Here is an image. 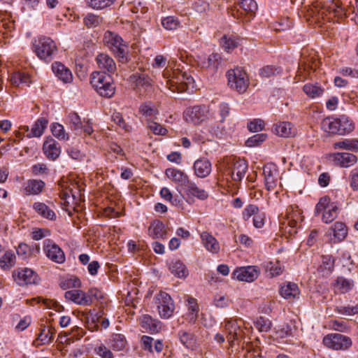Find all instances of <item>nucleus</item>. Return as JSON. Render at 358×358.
I'll return each instance as SVG.
<instances>
[{"label":"nucleus","mask_w":358,"mask_h":358,"mask_svg":"<svg viewBox=\"0 0 358 358\" xmlns=\"http://www.w3.org/2000/svg\"><path fill=\"white\" fill-rule=\"evenodd\" d=\"M168 88L173 92H192L196 87L191 75L180 69L173 70L171 76L167 80Z\"/></svg>","instance_id":"obj_1"},{"label":"nucleus","mask_w":358,"mask_h":358,"mask_svg":"<svg viewBox=\"0 0 358 358\" xmlns=\"http://www.w3.org/2000/svg\"><path fill=\"white\" fill-rule=\"evenodd\" d=\"M90 84L101 96L110 98L115 92L113 78L103 71H94L91 74Z\"/></svg>","instance_id":"obj_2"},{"label":"nucleus","mask_w":358,"mask_h":358,"mask_svg":"<svg viewBox=\"0 0 358 358\" xmlns=\"http://www.w3.org/2000/svg\"><path fill=\"white\" fill-rule=\"evenodd\" d=\"M248 169L247 162L236 157H229L224 159L223 173L232 180L240 182Z\"/></svg>","instance_id":"obj_3"},{"label":"nucleus","mask_w":358,"mask_h":358,"mask_svg":"<svg viewBox=\"0 0 358 358\" xmlns=\"http://www.w3.org/2000/svg\"><path fill=\"white\" fill-rule=\"evenodd\" d=\"M229 87L238 92L243 94L247 91L250 85V78L246 71L241 67H236L227 72Z\"/></svg>","instance_id":"obj_4"},{"label":"nucleus","mask_w":358,"mask_h":358,"mask_svg":"<svg viewBox=\"0 0 358 358\" xmlns=\"http://www.w3.org/2000/svg\"><path fill=\"white\" fill-rule=\"evenodd\" d=\"M339 208L335 203H331L328 196L322 197L316 205V213H322V220L325 223L333 222L338 216Z\"/></svg>","instance_id":"obj_5"},{"label":"nucleus","mask_w":358,"mask_h":358,"mask_svg":"<svg viewBox=\"0 0 358 358\" xmlns=\"http://www.w3.org/2000/svg\"><path fill=\"white\" fill-rule=\"evenodd\" d=\"M34 52L41 59L50 61L52 55L57 52V48L55 43L50 38L41 37L34 44Z\"/></svg>","instance_id":"obj_6"},{"label":"nucleus","mask_w":358,"mask_h":358,"mask_svg":"<svg viewBox=\"0 0 358 358\" xmlns=\"http://www.w3.org/2000/svg\"><path fill=\"white\" fill-rule=\"evenodd\" d=\"M103 42L117 57H125L127 45L117 34L107 31L103 36Z\"/></svg>","instance_id":"obj_7"},{"label":"nucleus","mask_w":358,"mask_h":358,"mask_svg":"<svg viewBox=\"0 0 358 358\" xmlns=\"http://www.w3.org/2000/svg\"><path fill=\"white\" fill-rule=\"evenodd\" d=\"M324 345L334 350H346L352 344L350 338L341 334H329L323 338Z\"/></svg>","instance_id":"obj_8"},{"label":"nucleus","mask_w":358,"mask_h":358,"mask_svg":"<svg viewBox=\"0 0 358 358\" xmlns=\"http://www.w3.org/2000/svg\"><path fill=\"white\" fill-rule=\"evenodd\" d=\"M155 301L161 317L166 319L172 316L175 306L169 294L160 292L155 296Z\"/></svg>","instance_id":"obj_9"},{"label":"nucleus","mask_w":358,"mask_h":358,"mask_svg":"<svg viewBox=\"0 0 358 358\" xmlns=\"http://www.w3.org/2000/svg\"><path fill=\"white\" fill-rule=\"evenodd\" d=\"M209 116V110L205 106H194L187 108L184 112V118L188 122L199 124Z\"/></svg>","instance_id":"obj_10"},{"label":"nucleus","mask_w":358,"mask_h":358,"mask_svg":"<svg viewBox=\"0 0 358 358\" xmlns=\"http://www.w3.org/2000/svg\"><path fill=\"white\" fill-rule=\"evenodd\" d=\"M129 80L140 95H146L152 91L150 79L145 73L136 72L130 76Z\"/></svg>","instance_id":"obj_11"},{"label":"nucleus","mask_w":358,"mask_h":358,"mask_svg":"<svg viewBox=\"0 0 358 358\" xmlns=\"http://www.w3.org/2000/svg\"><path fill=\"white\" fill-rule=\"evenodd\" d=\"M238 7L235 13V10H233L232 15L234 17H241V15H244L243 17V20L245 22L250 21L255 16L256 11L257 10V4L254 0H241L238 2Z\"/></svg>","instance_id":"obj_12"},{"label":"nucleus","mask_w":358,"mask_h":358,"mask_svg":"<svg viewBox=\"0 0 358 358\" xmlns=\"http://www.w3.org/2000/svg\"><path fill=\"white\" fill-rule=\"evenodd\" d=\"M43 251L46 257L55 263L62 264L65 262L64 251L51 239H45L43 241Z\"/></svg>","instance_id":"obj_13"},{"label":"nucleus","mask_w":358,"mask_h":358,"mask_svg":"<svg viewBox=\"0 0 358 358\" xmlns=\"http://www.w3.org/2000/svg\"><path fill=\"white\" fill-rule=\"evenodd\" d=\"M260 274V269L256 266L240 267L235 269L232 273L233 278L239 281L252 282Z\"/></svg>","instance_id":"obj_14"},{"label":"nucleus","mask_w":358,"mask_h":358,"mask_svg":"<svg viewBox=\"0 0 358 358\" xmlns=\"http://www.w3.org/2000/svg\"><path fill=\"white\" fill-rule=\"evenodd\" d=\"M243 321L241 320H231L226 322V336L231 347H233L235 342L238 341L241 337L242 329L241 327Z\"/></svg>","instance_id":"obj_15"},{"label":"nucleus","mask_w":358,"mask_h":358,"mask_svg":"<svg viewBox=\"0 0 358 358\" xmlns=\"http://www.w3.org/2000/svg\"><path fill=\"white\" fill-rule=\"evenodd\" d=\"M13 278L20 286L34 284L37 280V274L28 268H19L13 271Z\"/></svg>","instance_id":"obj_16"},{"label":"nucleus","mask_w":358,"mask_h":358,"mask_svg":"<svg viewBox=\"0 0 358 358\" xmlns=\"http://www.w3.org/2000/svg\"><path fill=\"white\" fill-rule=\"evenodd\" d=\"M265 186L267 190H273L278 182V170L274 164L265 165L263 168Z\"/></svg>","instance_id":"obj_17"},{"label":"nucleus","mask_w":358,"mask_h":358,"mask_svg":"<svg viewBox=\"0 0 358 358\" xmlns=\"http://www.w3.org/2000/svg\"><path fill=\"white\" fill-rule=\"evenodd\" d=\"M185 194L189 197H196L200 200H205L208 198V192L192 180H189L183 187Z\"/></svg>","instance_id":"obj_18"},{"label":"nucleus","mask_w":358,"mask_h":358,"mask_svg":"<svg viewBox=\"0 0 358 358\" xmlns=\"http://www.w3.org/2000/svg\"><path fill=\"white\" fill-rule=\"evenodd\" d=\"M43 151L46 157L50 160H55L61 153L59 143L53 138H48L43 145Z\"/></svg>","instance_id":"obj_19"},{"label":"nucleus","mask_w":358,"mask_h":358,"mask_svg":"<svg viewBox=\"0 0 358 358\" xmlns=\"http://www.w3.org/2000/svg\"><path fill=\"white\" fill-rule=\"evenodd\" d=\"M193 169L196 177L200 178H206L211 173V163L206 158H200L194 162Z\"/></svg>","instance_id":"obj_20"},{"label":"nucleus","mask_w":358,"mask_h":358,"mask_svg":"<svg viewBox=\"0 0 358 358\" xmlns=\"http://www.w3.org/2000/svg\"><path fill=\"white\" fill-rule=\"evenodd\" d=\"M66 299L72 301L76 304L80 306H90V299L87 296L86 292L81 289H72L66 291L64 294Z\"/></svg>","instance_id":"obj_21"},{"label":"nucleus","mask_w":358,"mask_h":358,"mask_svg":"<svg viewBox=\"0 0 358 358\" xmlns=\"http://www.w3.org/2000/svg\"><path fill=\"white\" fill-rule=\"evenodd\" d=\"M355 286L354 281L343 276H338L333 284L334 290L336 294H346L350 292Z\"/></svg>","instance_id":"obj_22"},{"label":"nucleus","mask_w":358,"mask_h":358,"mask_svg":"<svg viewBox=\"0 0 358 358\" xmlns=\"http://www.w3.org/2000/svg\"><path fill=\"white\" fill-rule=\"evenodd\" d=\"M33 209L41 217L48 220H55L57 218L56 213L54 210L43 202H35L33 204Z\"/></svg>","instance_id":"obj_23"},{"label":"nucleus","mask_w":358,"mask_h":358,"mask_svg":"<svg viewBox=\"0 0 358 358\" xmlns=\"http://www.w3.org/2000/svg\"><path fill=\"white\" fill-rule=\"evenodd\" d=\"M52 71L63 83H69L73 80L71 71L60 62H55L52 65Z\"/></svg>","instance_id":"obj_24"},{"label":"nucleus","mask_w":358,"mask_h":358,"mask_svg":"<svg viewBox=\"0 0 358 358\" xmlns=\"http://www.w3.org/2000/svg\"><path fill=\"white\" fill-rule=\"evenodd\" d=\"M99 69L113 73L116 71V64L113 59L106 54L101 53L96 58Z\"/></svg>","instance_id":"obj_25"},{"label":"nucleus","mask_w":358,"mask_h":358,"mask_svg":"<svg viewBox=\"0 0 358 358\" xmlns=\"http://www.w3.org/2000/svg\"><path fill=\"white\" fill-rule=\"evenodd\" d=\"M202 243L206 249L213 253L217 254L220 250V246L217 239L208 231H203L201 234Z\"/></svg>","instance_id":"obj_26"},{"label":"nucleus","mask_w":358,"mask_h":358,"mask_svg":"<svg viewBox=\"0 0 358 358\" xmlns=\"http://www.w3.org/2000/svg\"><path fill=\"white\" fill-rule=\"evenodd\" d=\"M149 235L154 239L166 238L167 230L164 224L160 220H155L148 228Z\"/></svg>","instance_id":"obj_27"},{"label":"nucleus","mask_w":358,"mask_h":358,"mask_svg":"<svg viewBox=\"0 0 358 358\" xmlns=\"http://www.w3.org/2000/svg\"><path fill=\"white\" fill-rule=\"evenodd\" d=\"M220 59L218 54H212L208 57L201 56L198 57L197 64L201 69H210L215 71L218 68Z\"/></svg>","instance_id":"obj_28"},{"label":"nucleus","mask_w":358,"mask_h":358,"mask_svg":"<svg viewBox=\"0 0 358 358\" xmlns=\"http://www.w3.org/2000/svg\"><path fill=\"white\" fill-rule=\"evenodd\" d=\"M178 336L181 343L187 349L194 350L197 348V341L194 334L180 330L178 331Z\"/></svg>","instance_id":"obj_29"},{"label":"nucleus","mask_w":358,"mask_h":358,"mask_svg":"<svg viewBox=\"0 0 358 358\" xmlns=\"http://www.w3.org/2000/svg\"><path fill=\"white\" fill-rule=\"evenodd\" d=\"M335 162L343 167H349L355 164L357 161V157L348 152H338L334 155Z\"/></svg>","instance_id":"obj_30"},{"label":"nucleus","mask_w":358,"mask_h":358,"mask_svg":"<svg viewBox=\"0 0 358 358\" xmlns=\"http://www.w3.org/2000/svg\"><path fill=\"white\" fill-rule=\"evenodd\" d=\"M166 176L175 182L179 183L182 187L189 180V176L180 170L169 168L165 172Z\"/></svg>","instance_id":"obj_31"},{"label":"nucleus","mask_w":358,"mask_h":358,"mask_svg":"<svg viewBox=\"0 0 358 358\" xmlns=\"http://www.w3.org/2000/svg\"><path fill=\"white\" fill-rule=\"evenodd\" d=\"M275 132L277 135L289 138L294 136L296 134V130L289 122H282L275 125Z\"/></svg>","instance_id":"obj_32"},{"label":"nucleus","mask_w":358,"mask_h":358,"mask_svg":"<svg viewBox=\"0 0 358 358\" xmlns=\"http://www.w3.org/2000/svg\"><path fill=\"white\" fill-rule=\"evenodd\" d=\"M138 112L142 116L146 118L148 122L155 118L159 113L155 104L150 101L143 103L139 107Z\"/></svg>","instance_id":"obj_33"},{"label":"nucleus","mask_w":358,"mask_h":358,"mask_svg":"<svg viewBox=\"0 0 358 358\" xmlns=\"http://www.w3.org/2000/svg\"><path fill=\"white\" fill-rule=\"evenodd\" d=\"M280 293L284 299L294 300L299 296L300 291L296 283L289 282L281 287Z\"/></svg>","instance_id":"obj_34"},{"label":"nucleus","mask_w":358,"mask_h":358,"mask_svg":"<svg viewBox=\"0 0 358 358\" xmlns=\"http://www.w3.org/2000/svg\"><path fill=\"white\" fill-rule=\"evenodd\" d=\"M45 182L41 180H29L24 187L25 194L28 195H38L44 189Z\"/></svg>","instance_id":"obj_35"},{"label":"nucleus","mask_w":358,"mask_h":358,"mask_svg":"<svg viewBox=\"0 0 358 358\" xmlns=\"http://www.w3.org/2000/svg\"><path fill=\"white\" fill-rule=\"evenodd\" d=\"M187 306L188 313H187V320L189 322H194L198 317L199 306L196 299L188 296L187 299Z\"/></svg>","instance_id":"obj_36"},{"label":"nucleus","mask_w":358,"mask_h":358,"mask_svg":"<svg viewBox=\"0 0 358 358\" xmlns=\"http://www.w3.org/2000/svg\"><path fill=\"white\" fill-rule=\"evenodd\" d=\"M127 345L125 336L121 334H113L109 341V348L114 351H122Z\"/></svg>","instance_id":"obj_37"},{"label":"nucleus","mask_w":358,"mask_h":358,"mask_svg":"<svg viewBox=\"0 0 358 358\" xmlns=\"http://www.w3.org/2000/svg\"><path fill=\"white\" fill-rule=\"evenodd\" d=\"M141 324L143 328L151 333H157L161 329L160 322L148 315H143Z\"/></svg>","instance_id":"obj_38"},{"label":"nucleus","mask_w":358,"mask_h":358,"mask_svg":"<svg viewBox=\"0 0 358 358\" xmlns=\"http://www.w3.org/2000/svg\"><path fill=\"white\" fill-rule=\"evenodd\" d=\"M318 66V62L314 57H303L299 66L298 73L300 75L303 72H308L309 70L315 71Z\"/></svg>","instance_id":"obj_39"},{"label":"nucleus","mask_w":358,"mask_h":358,"mask_svg":"<svg viewBox=\"0 0 358 358\" xmlns=\"http://www.w3.org/2000/svg\"><path fill=\"white\" fill-rule=\"evenodd\" d=\"M339 135H345L350 133L355 129L352 121L347 116L342 115L338 118Z\"/></svg>","instance_id":"obj_40"},{"label":"nucleus","mask_w":358,"mask_h":358,"mask_svg":"<svg viewBox=\"0 0 358 358\" xmlns=\"http://www.w3.org/2000/svg\"><path fill=\"white\" fill-rule=\"evenodd\" d=\"M48 121L44 117H40L33 125L31 133L27 134L28 138L41 136L46 128Z\"/></svg>","instance_id":"obj_41"},{"label":"nucleus","mask_w":358,"mask_h":358,"mask_svg":"<svg viewBox=\"0 0 358 358\" xmlns=\"http://www.w3.org/2000/svg\"><path fill=\"white\" fill-rule=\"evenodd\" d=\"M321 126L322 129L326 132L339 135L338 118H333L331 117H326L322 120Z\"/></svg>","instance_id":"obj_42"},{"label":"nucleus","mask_w":358,"mask_h":358,"mask_svg":"<svg viewBox=\"0 0 358 358\" xmlns=\"http://www.w3.org/2000/svg\"><path fill=\"white\" fill-rule=\"evenodd\" d=\"M303 90L305 92V94L308 96L311 99H315L317 97H319L322 96L324 92V88H322L320 85L317 83L315 84H311L308 83L306 84L303 87Z\"/></svg>","instance_id":"obj_43"},{"label":"nucleus","mask_w":358,"mask_h":358,"mask_svg":"<svg viewBox=\"0 0 358 358\" xmlns=\"http://www.w3.org/2000/svg\"><path fill=\"white\" fill-rule=\"evenodd\" d=\"M16 257L11 250L6 251L0 259V267L3 270H9L15 266Z\"/></svg>","instance_id":"obj_44"},{"label":"nucleus","mask_w":358,"mask_h":358,"mask_svg":"<svg viewBox=\"0 0 358 358\" xmlns=\"http://www.w3.org/2000/svg\"><path fill=\"white\" fill-rule=\"evenodd\" d=\"M56 334V329L52 327H44L41 329V332L38 336L39 340L43 344L50 343Z\"/></svg>","instance_id":"obj_45"},{"label":"nucleus","mask_w":358,"mask_h":358,"mask_svg":"<svg viewBox=\"0 0 358 358\" xmlns=\"http://www.w3.org/2000/svg\"><path fill=\"white\" fill-rule=\"evenodd\" d=\"M221 45L222 47L226 50L227 52H230L235 48H236L239 44L238 38H237L234 36H226L224 35L221 38Z\"/></svg>","instance_id":"obj_46"},{"label":"nucleus","mask_w":358,"mask_h":358,"mask_svg":"<svg viewBox=\"0 0 358 358\" xmlns=\"http://www.w3.org/2000/svg\"><path fill=\"white\" fill-rule=\"evenodd\" d=\"M334 148L345 149L353 152L358 151V140L357 139H345L344 141L334 143Z\"/></svg>","instance_id":"obj_47"},{"label":"nucleus","mask_w":358,"mask_h":358,"mask_svg":"<svg viewBox=\"0 0 358 358\" xmlns=\"http://www.w3.org/2000/svg\"><path fill=\"white\" fill-rule=\"evenodd\" d=\"M334 232V236L338 241H343L348 234V228L343 222H336L331 228Z\"/></svg>","instance_id":"obj_48"},{"label":"nucleus","mask_w":358,"mask_h":358,"mask_svg":"<svg viewBox=\"0 0 358 358\" xmlns=\"http://www.w3.org/2000/svg\"><path fill=\"white\" fill-rule=\"evenodd\" d=\"M170 269L171 273L178 278H185L188 275V270L185 265L180 261L173 263Z\"/></svg>","instance_id":"obj_49"},{"label":"nucleus","mask_w":358,"mask_h":358,"mask_svg":"<svg viewBox=\"0 0 358 358\" xmlns=\"http://www.w3.org/2000/svg\"><path fill=\"white\" fill-rule=\"evenodd\" d=\"M103 22V18L93 13H88L83 19V23L87 28H94L99 26Z\"/></svg>","instance_id":"obj_50"},{"label":"nucleus","mask_w":358,"mask_h":358,"mask_svg":"<svg viewBox=\"0 0 358 358\" xmlns=\"http://www.w3.org/2000/svg\"><path fill=\"white\" fill-rule=\"evenodd\" d=\"M334 268V259L331 255L322 256V264L319 267L321 272L331 273Z\"/></svg>","instance_id":"obj_51"},{"label":"nucleus","mask_w":358,"mask_h":358,"mask_svg":"<svg viewBox=\"0 0 358 358\" xmlns=\"http://www.w3.org/2000/svg\"><path fill=\"white\" fill-rule=\"evenodd\" d=\"M32 300L36 301L37 303L42 302L45 308H52L57 312H61L64 310V307L62 305H60L57 301L54 300L43 299V297L41 296L34 298Z\"/></svg>","instance_id":"obj_52"},{"label":"nucleus","mask_w":358,"mask_h":358,"mask_svg":"<svg viewBox=\"0 0 358 358\" xmlns=\"http://www.w3.org/2000/svg\"><path fill=\"white\" fill-rule=\"evenodd\" d=\"M345 15L358 24V0H352L346 9Z\"/></svg>","instance_id":"obj_53"},{"label":"nucleus","mask_w":358,"mask_h":358,"mask_svg":"<svg viewBox=\"0 0 358 358\" xmlns=\"http://www.w3.org/2000/svg\"><path fill=\"white\" fill-rule=\"evenodd\" d=\"M282 72L280 67L275 66H266L259 70V75L262 78H270L280 74Z\"/></svg>","instance_id":"obj_54"},{"label":"nucleus","mask_w":358,"mask_h":358,"mask_svg":"<svg viewBox=\"0 0 358 358\" xmlns=\"http://www.w3.org/2000/svg\"><path fill=\"white\" fill-rule=\"evenodd\" d=\"M71 128L76 131V134H81L83 124L80 116L76 113H71L69 115Z\"/></svg>","instance_id":"obj_55"},{"label":"nucleus","mask_w":358,"mask_h":358,"mask_svg":"<svg viewBox=\"0 0 358 358\" xmlns=\"http://www.w3.org/2000/svg\"><path fill=\"white\" fill-rule=\"evenodd\" d=\"M115 0H87V4L93 9L101 10L111 6Z\"/></svg>","instance_id":"obj_56"},{"label":"nucleus","mask_w":358,"mask_h":358,"mask_svg":"<svg viewBox=\"0 0 358 358\" xmlns=\"http://www.w3.org/2000/svg\"><path fill=\"white\" fill-rule=\"evenodd\" d=\"M80 280L77 278L63 279L59 283L60 287L64 290L70 288L80 287Z\"/></svg>","instance_id":"obj_57"},{"label":"nucleus","mask_w":358,"mask_h":358,"mask_svg":"<svg viewBox=\"0 0 358 358\" xmlns=\"http://www.w3.org/2000/svg\"><path fill=\"white\" fill-rule=\"evenodd\" d=\"M162 24L166 30L171 31L176 29L179 27L180 22L177 18L169 16L162 20Z\"/></svg>","instance_id":"obj_58"},{"label":"nucleus","mask_w":358,"mask_h":358,"mask_svg":"<svg viewBox=\"0 0 358 358\" xmlns=\"http://www.w3.org/2000/svg\"><path fill=\"white\" fill-rule=\"evenodd\" d=\"M266 137L267 136L265 134H255L252 137L249 138L246 141L245 145L248 147H254L259 145L261 143L264 142L266 140Z\"/></svg>","instance_id":"obj_59"},{"label":"nucleus","mask_w":358,"mask_h":358,"mask_svg":"<svg viewBox=\"0 0 358 358\" xmlns=\"http://www.w3.org/2000/svg\"><path fill=\"white\" fill-rule=\"evenodd\" d=\"M94 352L101 358H114L113 352L103 344L95 348Z\"/></svg>","instance_id":"obj_60"},{"label":"nucleus","mask_w":358,"mask_h":358,"mask_svg":"<svg viewBox=\"0 0 358 358\" xmlns=\"http://www.w3.org/2000/svg\"><path fill=\"white\" fill-rule=\"evenodd\" d=\"M286 217L289 219H292L296 220V222H301L303 220V217L301 216V212L298 207L289 206L287 208V214Z\"/></svg>","instance_id":"obj_61"},{"label":"nucleus","mask_w":358,"mask_h":358,"mask_svg":"<svg viewBox=\"0 0 358 358\" xmlns=\"http://www.w3.org/2000/svg\"><path fill=\"white\" fill-rule=\"evenodd\" d=\"M112 120L115 124H117L120 127L123 129L124 131H131V127L125 122L121 113H114L112 115Z\"/></svg>","instance_id":"obj_62"},{"label":"nucleus","mask_w":358,"mask_h":358,"mask_svg":"<svg viewBox=\"0 0 358 358\" xmlns=\"http://www.w3.org/2000/svg\"><path fill=\"white\" fill-rule=\"evenodd\" d=\"M255 326L259 331L266 332L270 330L271 327V322L268 319L264 317H259L257 319Z\"/></svg>","instance_id":"obj_63"},{"label":"nucleus","mask_w":358,"mask_h":358,"mask_svg":"<svg viewBox=\"0 0 358 358\" xmlns=\"http://www.w3.org/2000/svg\"><path fill=\"white\" fill-rule=\"evenodd\" d=\"M51 131L53 136L60 140L68 138L65 134L64 127L60 124L54 123L51 127Z\"/></svg>","instance_id":"obj_64"}]
</instances>
